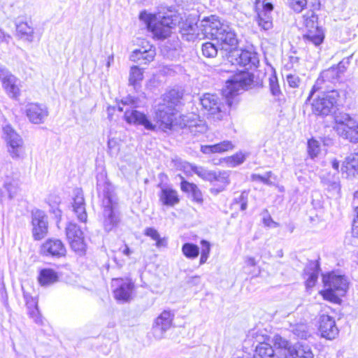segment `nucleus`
<instances>
[{
    "instance_id": "obj_34",
    "label": "nucleus",
    "mask_w": 358,
    "mask_h": 358,
    "mask_svg": "<svg viewBox=\"0 0 358 358\" xmlns=\"http://www.w3.org/2000/svg\"><path fill=\"white\" fill-rule=\"evenodd\" d=\"M182 95L178 91L171 90L164 94L162 104H166V106H171L173 109H176V107L180 103Z\"/></svg>"
},
{
    "instance_id": "obj_52",
    "label": "nucleus",
    "mask_w": 358,
    "mask_h": 358,
    "mask_svg": "<svg viewBox=\"0 0 358 358\" xmlns=\"http://www.w3.org/2000/svg\"><path fill=\"white\" fill-rule=\"evenodd\" d=\"M345 243L348 245L358 247V235L354 234L352 231L350 235L345 237Z\"/></svg>"
},
{
    "instance_id": "obj_16",
    "label": "nucleus",
    "mask_w": 358,
    "mask_h": 358,
    "mask_svg": "<svg viewBox=\"0 0 358 358\" xmlns=\"http://www.w3.org/2000/svg\"><path fill=\"white\" fill-rule=\"evenodd\" d=\"M66 234L71 247L73 250L76 252H83L85 250V244L83 233L77 224L69 223L66 228Z\"/></svg>"
},
{
    "instance_id": "obj_19",
    "label": "nucleus",
    "mask_w": 358,
    "mask_h": 358,
    "mask_svg": "<svg viewBox=\"0 0 358 358\" xmlns=\"http://www.w3.org/2000/svg\"><path fill=\"white\" fill-rule=\"evenodd\" d=\"M319 331L322 337L328 340L334 339L338 335L339 332L334 319L325 314H322L320 316Z\"/></svg>"
},
{
    "instance_id": "obj_18",
    "label": "nucleus",
    "mask_w": 358,
    "mask_h": 358,
    "mask_svg": "<svg viewBox=\"0 0 358 358\" xmlns=\"http://www.w3.org/2000/svg\"><path fill=\"white\" fill-rule=\"evenodd\" d=\"M25 113L29 120L34 124L43 123L49 114L47 106L38 103L27 104Z\"/></svg>"
},
{
    "instance_id": "obj_39",
    "label": "nucleus",
    "mask_w": 358,
    "mask_h": 358,
    "mask_svg": "<svg viewBox=\"0 0 358 358\" xmlns=\"http://www.w3.org/2000/svg\"><path fill=\"white\" fill-rule=\"evenodd\" d=\"M271 14L259 13L257 16L258 25L264 30L268 31L273 27L272 17Z\"/></svg>"
},
{
    "instance_id": "obj_21",
    "label": "nucleus",
    "mask_w": 358,
    "mask_h": 358,
    "mask_svg": "<svg viewBox=\"0 0 358 358\" xmlns=\"http://www.w3.org/2000/svg\"><path fill=\"white\" fill-rule=\"evenodd\" d=\"M73 200L72 207L74 213L80 222H86L87 215L85 209L83 192L80 188L74 189Z\"/></svg>"
},
{
    "instance_id": "obj_50",
    "label": "nucleus",
    "mask_w": 358,
    "mask_h": 358,
    "mask_svg": "<svg viewBox=\"0 0 358 358\" xmlns=\"http://www.w3.org/2000/svg\"><path fill=\"white\" fill-rule=\"evenodd\" d=\"M269 87L271 94L275 96H278L281 92L276 76H272L269 78Z\"/></svg>"
},
{
    "instance_id": "obj_54",
    "label": "nucleus",
    "mask_w": 358,
    "mask_h": 358,
    "mask_svg": "<svg viewBox=\"0 0 358 358\" xmlns=\"http://www.w3.org/2000/svg\"><path fill=\"white\" fill-rule=\"evenodd\" d=\"M29 315L31 318L34 320L36 323H40L41 322V318L38 310V306L29 310Z\"/></svg>"
},
{
    "instance_id": "obj_47",
    "label": "nucleus",
    "mask_w": 358,
    "mask_h": 358,
    "mask_svg": "<svg viewBox=\"0 0 358 358\" xmlns=\"http://www.w3.org/2000/svg\"><path fill=\"white\" fill-rule=\"evenodd\" d=\"M262 222L264 224V226L268 227H272L275 228L279 227V223L275 222L270 214L268 213V211L267 209H264V211L262 213Z\"/></svg>"
},
{
    "instance_id": "obj_53",
    "label": "nucleus",
    "mask_w": 358,
    "mask_h": 358,
    "mask_svg": "<svg viewBox=\"0 0 358 358\" xmlns=\"http://www.w3.org/2000/svg\"><path fill=\"white\" fill-rule=\"evenodd\" d=\"M287 81L290 87H297L300 83V78L297 76L289 74L287 76Z\"/></svg>"
},
{
    "instance_id": "obj_44",
    "label": "nucleus",
    "mask_w": 358,
    "mask_h": 358,
    "mask_svg": "<svg viewBox=\"0 0 358 358\" xmlns=\"http://www.w3.org/2000/svg\"><path fill=\"white\" fill-rule=\"evenodd\" d=\"M201 151L203 154H217L224 152V143L221 142L215 145H201Z\"/></svg>"
},
{
    "instance_id": "obj_41",
    "label": "nucleus",
    "mask_w": 358,
    "mask_h": 358,
    "mask_svg": "<svg viewBox=\"0 0 358 358\" xmlns=\"http://www.w3.org/2000/svg\"><path fill=\"white\" fill-rule=\"evenodd\" d=\"M274 345L281 350H283L285 357L289 355V350L292 349L293 345L290 342L283 338L280 336L275 335L273 338Z\"/></svg>"
},
{
    "instance_id": "obj_4",
    "label": "nucleus",
    "mask_w": 358,
    "mask_h": 358,
    "mask_svg": "<svg viewBox=\"0 0 358 358\" xmlns=\"http://www.w3.org/2000/svg\"><path fill=\"white\" fill-rule=\"evenodd\" d=\"M318 94L310 103L312 113L324 117L331 115L338 109L340 93L336 90H318Z\"/></svg>"
},
{
    "instance_id": "obj_64",
    "label": "nucleus",
    "mask_w": 358,
    "mask_h": 358,
    "mask_svg": "<svg viewBox=\"0 0 358 358\" xmlns=\"http://www.w3.org/2000/svg\"><path fill=\"white\" fill-rule=\"evenodd\" d=\"M122 253L127 256H129L131 253V250L126 245L124 248L122 250Z\"/></svg>"
},
{
    "instance_id": "obj_61",
    "label": "nucleus",
    "mask_w": 358,
    "mask_h": 358,
    "mask_svg": "<svg viewBox=\"0 0 358 358\" xmlns=\"http://www.w3.org/2000/svg\"><path fill=\"white\" fill-rule=\"evenodd\" d=\"M331 166H332V168H333V169H334L336 172H338V169H339V165H340V164H339V162H338L337 159H333V160L331 161Z\"/></svg>"
},
{
    "instance_id": "obj_56",
    "label": "nucleus",
    "mask_w": 358,
    "mask_h": 358,
    "mask_svg": "<svg viewBox=\"0 0 358 358\" xmlns=\"http://www.w3.org/2000/svg\"><path fill=\"white\" fill-rule=\"evenodd\" d=\"M50 206V211L55 215V217L56 218H60L61 216H62V211L61 210L58 208V206H55V205H52V206Z\"/></svg>"
},
{
    "instance_id": "obj_33",
    "label": "nucleus",
    "mask_w": 358,
    "mask_h": 358,
    "mask_svg": "<svg viewBox=\"0 0 358 358\" xmlns=\"http://www.w3.org/2000/svg\"><path fill=\"white\" fill-rule=\"evenodd\" d=\"M255 357L259 358H275L273 348L268 343L259 342L255 348Z\"/></svg>"
},
{
    "instance_id": "obj_9",
    "label": "nucleus",
    "mask_w": 358,
    "mask_h": 358,
    "mask_svg": "<svg viewBox=\"0 0 358 358\" xmlns=\"http://www.w3.org/2000/svg\"><path fill=\"white\" fill-rule=\"evenodd\" d=\"M303 24L306 29L303 38L315 46L320 45L324 38L323 30L318 26L317 16L314 11L309 10L303 15Z\"/></svg>"
},
{
    "instance_id": "obj_26",
    "label": "nucleus",
    "mask_w": 358,
    "mask_h": 358,
    "mask_svg": "<svg viewBox=\"0 0 358 358\" xmlns=\"http://www.w3.org/2000/svg\"><path fill=\"white\" fill-rule=\"evenodd\" d=\"M307 276L306 280V287L308 288L315 286L319 275L320 265L317 262H311L304 270Z\"/></svg>"
},
{
    "instance_id": "obj_48",
    "label": "nucleus",
    "mask_w": 358,
    "mask_h": 358,
    "mask_svg": "<svg viewBox=\"0 0 358 358\" xmlns=\"http://www.w3.org/2000/svg\"><path fill=\"white\" fill-rule=\"evenodd\" d=\"M308 153L312 158L317 156L320 151V143L315 139H310L308 142Z\"/></svg>"
},
{
    "instance_id": "obj_23",
    "label": "nucleus",
    "mask_w": 358,
    "mask_h": 358,
    "mask_svg": "<svg viewBox=\"0 0 358 358\" xmlns=\"http://www.w3.org/2000/svg\"><path fill=\"white\" fill-rule=\"evenodd\" d=\"M180 189L183 192L187 193L192 199L198 203H202L203 195L199 187L194 183L189 182L181 177Z\"/></svg>"
},
{
    "instance_id": "obj_51",
    "label": "nucleus",
    "mask_w": 358,
    "mask_h": 358,
    "mask_svg": "<svg viewBox=\"0 0 358 358\" xmlns=\"http://www.w3.org/2000/svg\"><path fill=\"white\" fill-rule=\"evenodd\" d=\"M292 8L296 12H301L307 3L306 0H289Z\"/></svg>"
},
{
    "instance_id": "obj_35",
    "label": "nucleus",
    "mask_w": 358,
    "mask_h": 358,
    "mask_svg": "<svg viewBox=\"0 0 358 358\" xmlns=\"http://www.w3.org/2000/svg\"><path fill=\"white\" fill-rule=\"evenodd\" d=\"M144 234L149 236L153 241H155V245L157 248L166 247L167 239L166 238H161L159 232L153 227H147L144 231Z\"/></svg>"
},
{
    "instance_id": "obj_58",
    "label": "nucleus",
    "mask_w": 358,
    "mask_h": 358,
    "mask_svg": "<svg viewBox=\"0 0 358 358\" xmlns=\"http://www.w3.org/2000/svg\"><path fill=\"white\" fill-rule=\"evenodd\" d=\"M25 298L28 310L32 309L33 308H36L38 306L37 302L33 298H30L29 299L27 296H25Z\"/></svg>"
},
{
    "instance_id": "obj_3",
    "label": "nucleus",
    "mask_w": 358,
    "mask_h": 358,
    "mask_svg": "<svg viewBox=\"0 0 358 358\" xmlns=\"http://www.w3.org/2000/svg\"><path fill=\"white\" fill-rule=\"evenodd\" d=\"M352 57V55L343 58L337 66H333L320 73L306 100L304 106H308V102L318 90H334L332 85L341 80L350 64Z\"/></svg>"
},
{
    "instance_id": "obj_49",
    "label": "nucleus",
    "mask_w": 358,
    "mask_h": 358,
    "mask_svg": "<svg viewBox=\"0 0 358 358\" xmlns=\"http://www.w3.org/2000/svg\"><path fill=\"white\" fill-rule=\"evenodd\" d=\"M234 205H239L241 210H245L248 206V193L243 192L238 197H236Z\"/></svg>"
},
{
    "instance_id": "obj_28",
    "label": "nucleus",
    "mask_w": 358,
    "mask_h": 358,
    "mask_svg": "<svg viewBox=\"0 0 358 358\" xmlns=\"http://www.w3.org/2000/svg\"><path fill=\"white\" fill-rule=\"evenodd\" d=\"M341 171L346 172L348 176L358 174V153L350 154L345 159Z\"/></svg>"
},
{
    "instance_id": "obj_59",
    "label": "nucleus",
    "mask_w": 358,
    "mask_h": 358,
    "mask_svg": "<svg viewBox=\"0 0 358 358\" xmlns=\"http://www.w3.org/2000/svg\"><path fill=\"white\" fill-rule=\"evenodd\" d=\"M352 231L354 234L358 235V219L355 218L352 222Z\"/></svg>"
},
{
    "instance_id": "obj_1",
    "label": "nucleus",
    "mask_w": 358,
    "mask_h": 358,
    "mask_svg": "<svg viewBox=\"0 0 358 358\" xmlns=\"http://www.w3.org/2000/svg\"><path fill=\"white\" fill-rule=\"evenodd\" d=\"M236 34L225 26V103L231 108L238 104V94L247 90L253 83V75L244 67L257 66L259 59L255 52L239 49Z\"/></svg>"
},
{
    "instance_id": "obj_14",
    "label": "nucleus",
    "mask_w": 358,
    "mask_h": 358,
    "mask_svg": "<svg viewBox=\"0 0 358 358\" xmlns=\"http://www.w3.org/2000/svg\"><path fill=\"white\" fill-rule=\"evenodd\" d=\"M112 286L115 287L113 293L116 300L127 302L131 299L134 288V284L131 280H124L122 278L113 279Z\"/></svg>"
},
{
    "instance_id": "obj_13",
    "label": "nucleus",
    "mask_w": 358,
    "mask_h": 358,
    "mask_svg": "<svg viewBox=\"0 0 358 358\" xmlns=\"http://www.w3.org/2000/svg\"><path fill=\"white\" fill-rule=\"evenodd\" d=\"M174 313L170 310H164L155 320L152 333L153 336L161 340L164 337L166 332L171 327Z\"/></svg>"
},
{
    "instance_id": "obj_57",
    "label": "nucleus",
    "mask_w": 358,
    "mask_h": 358,
    "mask_svg": "<svg viewBox=\"0 0 358 358\" xmlns=\"http://www.w3.org/2000/svg\"><path fill=\"white\" fill-rule=\"evenodd\" d=\"M273 9V4L271 3H264L263 9L259 13H266V14H271Z\"/></svg>"
},
{
    "instance_id": "obj_63",
    "label": "nucleus",
    "mask_w": 358,
    "mask_h": 358,
    "mask_svg": "<svg viewBox=\"0 0 358 358\" xmlns=\"http://www.w3.org/2000/svg\"><path fill=\"white\" fill-rule=\"evenodd\" d=\"M113 59H114V57H113V55L108 56V61H107V63H106V66L108 68H109L110 66L111 63L113 62Z\"/></svg>"
},
{
    "instance_id": "obj_7",
    "label": "nucleus",
    "mask_w": 358,
    "mask_h": 358,
    "mask_svg": "<svg viewBox=\"0 0 358 358\" xmlns=\"http://www.w3.org/2000/svg\"><path fill=\"white\" fill-rule=\"evenodd\" d=\"M334 129L341 138L350 143H358V120L344 112H340L334 115Z\"/></svg>"
},
{
    "instance_id": "obj_24",
    "label": "nucleus",
    "mask_w": 358,
    "mask_h": 358,
    "mask_svg": "<svg viewBox=\"0 0 358 358\" xmlns=\"http://www.w3.org/2000/svg\"><path fill=\"white\" fill-rule=\"evenodd\" d=\"M159 197L162 204L167 206H173L180 201L177 191L171 187L162 188Z\"/></svg>"
},
{
    "instance_id": "obj_22",
    "label": "nucleus",
    "mask_w": 358,
    "mask_h": 358,
    "mask_svg": "<svg viewBox=\"0 0 358 358\" xmlns=\"http://www.w3.org/2000/svg\"><path fill=\"white\" fill-rule=\"evenodd\" d=\"M199 25L193 21L186 20L180 24V33L182 38L187 41H194L200 36Z\"/></svg>"
},
{
    "instance_id": "obj_62",
    "label": "nucleus",
    "mask_w": 358,
    "mask_h": 358,
    "mask_svg": "<svg viewBox=\"0 0 358 358\" xmlns=\"http://www.w3.org/2000/svg\"><path fill=\"white\" fill-rule=\"evenodd\" d=\"M246 264L249 266H254L256 264V262L255 258L253 257H248L245 261Z\"/></svg>"
},
{
    "instance_id": "obj_31",
    "label": "nucleus",
    "mask_w": 358,
    "mask_h": 358,
    "mask_svg": "<svg viewBox=\"0 0 358 358\" xmlns=\"http://www.w3.org/2000/svg\"><path fill=\"white\" fill-rule=\"evenodd\" d=\"M20 180L17 173L12 176H6L4 181V187L10 199L13 198L19 191Z\"/></svg>"
},
{
    "instance_id": "obj_29",
    "label": "nucleus",
    "mask_w": 358,
    "mask_h": 358,
    "mask_svg": "<svg viewBox=\"0 0 358 358\" xmlns=\"http://www.w3.org/2000/svg\"><path fill=\"white\" fill-rule=\"evenodd\" d=\"M201 104L206 110L210 111L212 114L220 111V103H218V99L216 95L210 94H204L201 99Z\"/></svg>"
},
{
    "instance_id": "obj_55",
    "label": "nucleus",
    "mask_w": 358,
    "mask_h": 358,
    "mask_svg": "<svg viewBox=\"0 0 358 358\" xmlns=\"http://www.w3.org/2000/svg\"><path fill=\"white\" fill-rule=\"evenodd\" d=\"M47 199L49 206L55 205L56 206H59V204L61 203L60 197L57 195H50Z\"/></svg>"
},
{
    "instance_id": "obj_20",
    "label": "nucleus",
    "mask_w": 358,
    "mask_h": 358,
    "mask_svg": "<svg viewBox=\"0 0 358 358\" xmlns=\"http://www.w3.org/2000/svg\"><path fill=\"white\" fill-rule=\"evenodd\" d=\"M66 248L59 239H48L41 246V252L45 256L61 257L66 255Z\"/></svg>"
},
{
    "instance_id": "obj_36",
    "label": "nucleus",
    "mask_w": 358,
    "mask_h": 358,
    "mask_svg": "<svg viewBox=\"0 0 358 358\" xmlns=\"http://www.w3.org/2000/svg\"><path fill=\"white\" fill-rule=\"evenodd\" d=\"M181 250L184 256L190 259H196L200 252L199 246L192 243H184Z\"/></svg>"
},
{
    "instance_id": "obj_60",
    "label": "nucleus",
    "mask_w": 358,
    "mask_h": 358,
    "mask_svg": "<svg viewBox=\"0 0 358 358\" xmlns=\"http://www.w3.org/2000/svg\"><path fill=\"white\" fill-rule=\"evenodd\" d=\"M10 38V36L8 34H5L3 31L0 30V41H5L8 43V40Z\"/></svg>"
},
{
    "instance_id": "obj_38",
    "label": "nucleus",
    "mask_w": 358,
    "mask_h": 358,
    "mask_svg": "<svg viewBox=\"0 0 358 358\" xmlns=\"http://www.w3.org/2000/svg\"><path fill=\"white\" fill-rule=\"evenodd\" d=\"M16 29L22 37H25L27 41L29 42L33 41L34 29L27 22H20L16 25Z\"/></svg>"
},
{
    "instance_id": "obj_12",
    "label": "nucleus",
    "mask_w": 358,
    "mask_h": 358,
    "mask_svg": "<svg viewBox=\"0 0 358 358\" xmlns=\"http://www.w3.org/2000/svg\"><path fill=\"white\" fill-rule=\"evenodd\" d=\"M32 234L34 240H41L48 234V216L41 210H33L31 213Z\"/></svg>"
},
{
    "instance_id": "obj_42",
    "label": "nucleus",
    "mask_w": 358,
    "mask_h": 358,
    "mask_svg": "<svg viewBox=\"0 0 358 358\" xmlns=\"http://www.w3.org/2000/svg\"><path fill=\"white\" fill-rule=\"evenodd\" d=\"M245 155L242 152H238L234 155L225 157V164L229 167H235L244 162L245 160Z\"/></svg>"
},
{
    "instance_id": "obj_30",
    "label": "nucleus",
    "mask_w": 358,
    "mask_h": 358,
    "mask_svg": "<svg viewBox=\"0 0 358 358\" xmlns=\"http://www.w3.org/2000/svg\"><path fill=\"white\" fill-rule=\"evenodd\" d=\"M155 56V50L152 47L149 50L138 49L133 51L131 59V60L142 61V63L147 64L153 60Z\"/></svg>"
},
{
    "instance_id": "obj_27",
    "label": "nucleus",
    "mask_w": 358,
    "mask_h": 358,
    "mask_svg": "<svg viewBox=\"0 0 358 358\" xmlns=\"http://www.w3.org/2000/svg\"><path fill=\"white\" fill-rule=\"evenodd\" d=\"M289 358H313V354L307 345L297 343L293 345L292 348L289 350Z\"/></svg>"
},
{
    "instance_id": "obj_2",
    "label": "nucleus",
    "mask_w": 358,
    "mask_h": 358,
    "mask_svg": "<svg viewBox=\"0 0 358 358\" xmlns=\"http://www.w3.org/2000/svg\"><path fill=\"white\" fill-rule=\"evenodd\" d=\"M96 187L99 196L102 198L103 225L105 231H110L117 226L118 217L114 212V188L108 181L106 173L101 172L96 176Z\"/></svg>"
},
{
    "instance_id": "obj_8",
    "label": "nucleus",
    "mask_w": 358,
    "mask_h": 358,
    "mask_svg": "<svg viewBox=\"0 0 358 358\" xmlns=\"http://www.w3.org/2000/svg\"><path fill=\"white\" fill-rule=\"evenodd\" d=\"M325 289L321 292L324 299L331 302L338 303L340 297L345 295L348 289V281L345 276L330 273L323 277Z\"/></svg>"
},
{
    "instance_id": "obj_17",
    "label": "nucleus",
    "mask_w": 358,
    "mask_h": 358,
    "mask_svg": "<svg viewBox=\"0 0 358 358\" xmlns=\"http://www.w3.org/2000/svg\"><path fill=\"white\" fill-rule=\"evenodd\" d=\"M177 110L166 104H160L156 112V118L159 123L161 129L164 131L171 129L176 120Z\"/></svg>"
},
{
    "instance_id": "obj_25",
    "label": "nucleus",
    "mask_w": 358,
    "mask_h": 358,
    "mask_svg": "<svg viewBox=\"0 0 358 358\" xmlns=\"http://www.w3.org/2000/svg\"><path fill=\"white\" fill-rule=\"evenodd\" d=\"M190 168L199 177L207 181H218L222 178L220 172L217 173L216 171H208L202 166H197L193 164L190 165Z\"/></svg>"
},
{
    "instance_id": "obj_11",
    "label": "nucleus",
    "mask_w": 358,
    "mask_h": 358,
    "mask_svg": "<svg viewBox=\"0 0 358 358\" xmlns=\"http://www.w3.org/2000/svg\"><path fill=\"white\" fill-rule=\"evenodd\" d=\"M199 29L203 36H211L215 39L224 42V30L222 24L215 15L205 17L199 23Z\"/></svg>"
},
{
    "instance_id": "obj_6",
    "label": "nucleus",
    "mask_w": 358,
    "mask_h": 358,
    "mask_svg": "<svg viewBox=\"0 0 358 358\" xmlns=\"http://www.w3.org/2000/svg\"><path fill=\"white\" fill-rule=\"evenodd\" d=\"M138 106L137 99L129 96L118 104V110L124 112V120L129 124L143 126L147 130L155 131L156 125L143 113L136 110Z\"/></svg>"
},
{
    "instance_id": "obj_5",
    "label": "nucleus",
    "mask_w": 358,
    "mask_h": 358,
    "mask_svg": "<svg viewBox=\"0 0 358 358\" xmlns=\"http://www.w3.org/2000/svg\"><path fill=\"white\" fill-rule=\"evenodd\" d=\"M139 19L143 22L148 31L152 32L154 37L163 40L170 36L172 29L176 24L172 16H164L161 20H157V15L143 10L139 14Z\"/></svg>"
},
{
    "instance_id": "obj_37",
    "label": "nucleus",
    "mask_w": 358,
    "mask_h": 358,
    "mask_svg": "<svg viewBox=\"0 0 358 358\" xmlns=\"http://www.w3.org/2000/svg\"><path fill=\"white\" fill-rule=\"evenodd\" d=\"M218 49L220 51L223 49V42L217 45L214 43L207 42L202 45L203 55L207 57H214L218 52Z\"/></svg>"
},
{
    "instance_id": "obj_15",
    "label": "nucleus",
    "mask_w": 358,
    "mask_h": 358,
    "mask_svg": "<svg viewBox=\"0 0 358 358\" xmlns=\"http://www.w3.org/2000/svg\"><path fill=\"white\" fill-rule=\"evenodd\" d=\"M0 80L10 97L17 98L20 95V89L17 84V78L3 66H0Z\"/></svg>"
},
{
    "instance_id": "obj_43",
    "label": "nucleus",
    "mask_w": 358,
    "mask_h": 358,
    "mask_svg": "<svg viewBox=\"0 0 358 358\" xmlns=\"http://www.w3.org/2000/svg\"><path fill=\"white\" fill-rule=\"evenodd\" d=\"M292 331L294 335L301 339H306L310 336L308 327L307 324L303 323L294 325Z\"/></svg>"
},
{
    "instance_id": "obj_32",
    "label": "nucleus",
    "mask_w": 358,
    "mask_h": 358,
    "mask_svg": "<svg viewBox=\"0 0 358 358\" xmlns=\"http://www.w3.org/2000/svg\"><path fill=\"white\" fill-rule=\"evenodd\" d=\"M57 280L58 275L53 269L43 268L40 271L38 281L41 285H49Z\"/></svg>"
},
{
    "instance_id": "obj_40",
    "label": "nucleus",
    "mask_w": 358,
    "mask_h": 358,
    "mask_svg": "<svg viewBox=\"0 0 358 358\" xmlns=\"http://www.w3.org/2000/svg\"><path fill=\"white\" fill-rule=\"evenodd\" d=\"M143 78V75L142 70L137 66H131L129 73V84L136 87L138 82L141 81Z\"/></svg>"
},
{
    "instance_id": "obj_10",
    "label": "nucleus",
    "mask_w": 358,
    "mask_h": 358,
    "mask_svg": "<svg viewBox=\"0 0 358 358\" xmlns=\"http://www.w3.org/2000/svg\"><path fill=\"white\" fill-rule=\"evenodd\" d=\"M3 133L8 145V152L11 157L14 159L22 158L25 148L22 137L10 125L3 127Z\"/></svg>"
},
{
    "instance_id": "obj_46",
    "label": "nucleus",
    "mask_w": 358,
    "mask_h": 358,
    "mask_svg": "<svg viewBox=\"0 0 358 358\" xmlns=\"http://www.w3.org/2000/svg\"><path fill=\"white\" fill-rule=\"evenodd\" d=\"M272 175L273 173L271 171L266 172L264 176L253 173L251 175L250 178L252 181H259L265 185H271L272 182L270 180V178Z\"/></svg>"
},
{
    "instance_id": "obj_45",
    "label": "nucleus",
    "mask_w": 358,
    "mask_h": 358,
    "mask_svg": "<svg viewBox=\"0 0 358 358\" xmlns=\"http://www.w3.org/2000/svg\"><path fill=\"white\" fill-rule=\"evenodd\" d=\"M201 257L199 261V264L202 265L205 264L209 257L210 251V244L208 241L206 240H202L201 241Z\"/></svg>"
}]
</instances>
